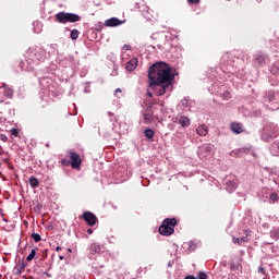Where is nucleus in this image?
I'll return each instance as SVG.
<instances>
[{"label":"nucleus","mask_w":279,"mask_h":279,"mask_svg":"<svg viewBox=\"0 0 279 279\" xmlns=\"http://www.w3.org/2000/svg\"><path fill=\"white\" fill-rule=\"evenodd\" d=\"M149 88L155 90L157 97H162L165 93H171L173 90V80L175 74L165 62L154 63L148 69Z\"/></svg>","instance_id":"obj_1"},{"label":"nucleus","mask_w":279,"mask_h":279,"mask_svg":"<svg viewBox=\"0 0 279 279\" xmlns=\"http://www.w3.org/2000/svg\"><path fill=\"white\" fill-rule=\"evenodd\" d=\"M222 60H227L225 62V66H226V72L230 73L231 75H235V77H238L239 80H243V70L241 69V62H243V60L241 58H236L233 56H228L225 54L222 57Z\"/></svg>","instance_id":"obj_2"},{"label":"nucleus","mask_w":279,"mask_h":279,"mask_svg":"<svg viewBox=\"0 0 279 279\" xmlns=\"http://www.w3.org/2000/svg\"><path fill=\"white\" fill-rule=\"evenodd\" d=\"M47 60V51L44 48L35 47L26 51V62L29 66H38Z\"/></svg>","instance_id":"obj_3"},{"label":"nucleus","mask_w":279,"mask_h":279,"mask_svg":"<svg viewBox=\"0 0 279 279\" xmlns=\"http://www.w3.org/2000/svg\"><path fill=\"white\" fill-rule=\"evenodd\" d=\"M264 104L268 110H279V92L274 89L265 92Z\"/></svg>","instance_id":"obj_4"},{"label":"nucleus","mask_w":279,"mask_h":279,"mask_svg":"<svg viewBox=\"0 0 279 279\" xmlns=\"http://www.w3.org/2000/svg\"><path fill=\"white\" fill-rule=\"evenodd\" d=\"M279 135V129H278V124L274 123V122H269L267 123L263 130H262V141H264L265 143H269L271 138H278Z\"/></svg>","instance_id":"obj_5"},{"label":"nucleus","mask_w":279,"mask_h":279,"mask_svg":"<svg viewBox=\"0 0 279 279\" xmlns=\"http://www.w3.org/2000/svg\"><path fill=\"white\" fill-rule=\"evenodd\" d=\"M175 226H178V220L175 218L163 219L161 226L159 227V234L162 236H171L175 232Z\"/></svg>","instance_id":"obj_6"},{"label":"nucleus","mask_w":279,"mask_h":279,"mask_svg":"<svg viewBox=\"0 0 279 279\" xmlns=\"http://www.w3.org/2000/svg\"><path fill=\"white\" fill-rule=\"evenodd\" d=\"M56 20L58 23L65 25V23H77L82 21V16L75 13L59 12L56 14Z\"/></svg>","instance_id":"obj_7"},{"label":"nucleus","mask_w":279,"mask_h":279,"mask_svg":"<svg viewBox=\"0 0 279 279\" xmlns=\"http://www.w3.org/2000/svg\"><path fill=\"white\" fill-rule=\"evenodd\" d=\"M269 62V56L265 52L258 51L253 56V66L260 69V66H267Z\"/></svg>","instance_id":"obj_8"},{"label":"nucleus","mask_w":279,"mask_h":279,"mask_svg":"<svg viewBox=\"0 0 279 279\" xmlns=\"http://www.w3.org/2000/svg\"><path fill=\"white\" fill-rule=\"evenodd\" d=\"M70 162L72 169H80L82 167V157L75 151L70 153Z\"/></svg>","instance_id":"obj_9"},{"label":"nucleus","mask_w":279,"mask_h":279,"mask_svg":"<svg viewBox=\"0 0 279 279\" xmlns=\"http://www.w3.org/2000/svg\"><path fill=\"white\" fill-rule=\"evenodd\" d=\"M225 189L229 193H234V191H236V179L227 177L225 179Z\"/></svg>","instance_id":"obj_10"},{"label":"nucleus","mask_w":279,"mask_h":279,"mask_svg":"<svg viewBox=\"0 0 279 279\" xmlns=\"http://www.w3.org/2000/svg\"><path fill=\"white\" fill-rule=\"evenodd\" d=\"M83 219L86 221L87 226H95L98 221L97 216L90 211L83 213Z\"/></svg>","instance_id":"obj_11"},{"label":"nucleus","mask_w":279,"mask_h":279,"mask_svg":"<svg viewBox=\"0 0 279 279\" xmlns=\"http://www.w3.org/2000/svg\"><path fill=\"white\" fill-rule=\"evenodd\" d=\"M243 236L241 238H233V243H238V245H243V243H250V236H252L251 230H245Z\"/></svg>","instance_id":"obj_12"},{"label":"nucleus","mask_w":279,"mask_h":279,"mask_svg":"<svg viewBox=\"0 0 279 279\" xmlns=\"http://www.w3.org/2000/svg\"><path fill=\"white\" fill-rule=\"evenodd\" d=\"M124 21L120 20L119 17H111L105 21V27H119V25H123Z\"/></svg>","instance_id":"obj_13"},{"label":"nucleus","mask_w":279,"mask_h":279,"mask_svg":"<svg viewBox=\"0 0 279 279\" xmlns=\"http://www.w3.org/2000/svg\"><path fill=\"white\" fill-rule=\"evenodd\" d=\"M0 88H3V95L4 97H8V99L14 97V88L10 87V85L2 83Z\"/></svg>","instance_id":"obj_14"},{"label":"nucleus","mask_w":279,"mask_h":279,"mask_svg":"<svg viewBox=\"0 0 279 279\" xmlns=\"http://www.w3.org/2000/svg\"><path fill=\"white\" fill-rule=\"evenodd\" d=\"M181 106H183V108H186L191 112V110L195 108V100L191 99L190 97H184L181 100Z\"/></svg>","instance_id":"obj_15"},{"label":"nucleus","mask_w":279,"mask_h":279,"mask_svg":"<svg viewBox=\"0 0 279 279\" xmlns=\"http://www.w3.org/2000/svg\"><path fill=\"white\" fill-rule=\"evenodd\" d=\"M175 119V123H178L181 128H189L191 125V119L186 116H181Z\"/></svg>","instance_id":"obj_16"},{"label":"nucleus","mask_w":279,"mask_h":279,"mask_svg":"<svg viewBox=\"0 0 279 279\" xmlns=\"http://www.w3.org/2000/svg\"><path fill=\"white\" fill-rule=\"evenodd\" d=\"M230 130L233 132V134H243V123L232 122L230 124Z\"/></svg>","instance_id":"obj_17"},{"label":"nucleus","mask_w":279,"mask_h":279,"mask_svg":"<svg viewBox=\"0 0 279 279\" xmlns=\"http://www.w3.org/2000/svg\"><path fill=\"white\" fill-rule=\"evenodd\" d=\"M145 123H154L158 121V117L154 116L151 112H146L143 114Z\"/></svg>","instance_id":"obj_18"},{"label":"nucleus","mask_w":279,"mask_h":279,"mask_svg":"<svg viewBox=\"0 0 279 279\" xmlns=\"http://www.w3.org/2000/svg\"><path fill=\"white\" fill-rule=\"evenodd\" d=\"M25 267H27V264L24 262L19 263L14 268L15 276H21L25 271Z\"/></svg>","instance_id":"obj_19"},{"label":"nucleus","mask_w":279,"mask_h":279,"mask_svg":"<svg viewBox=\"0 0 279 279\" xmlns=\"http://www.w3.org/2000/svg\"><path fill=\"white\" fill-rule=\"evenodd\" d=\"M136 66H138V60L136 59H131L126 64H125V69L126 71H134L136 69Z\"/></svg>","instance_id":"obj_20"},{"label":"nucleus","mask_w":279,"mask_h":279,"mask_svg":"<svg viewBox=\"0 0 279 279\" xmlns=\"http://www.w3.org/2000/svg\"><path fill=\"white\" fill-rule=\"evenodd\" d=\"M270 154H271V156H278L279 157V140L275 141L270 145Z\"/></svg>","instance_id":"obj_21"},{"label":"nucleus","mask_w":279,"mask_h":279,"mask_svg":"<svg viewBox=\"0 0 279 279\" xmlns=\"http://www.w3.org/2000/svg\"><path fill=\"white\" fill-rule=\"evenodd\" d=\"M216 95H219V97L222 99V101H229V99H232V94L228 90L223 92H216Z\"/></svg>","instance_id":"obj_22"},{"label":"nucleus","mask_w":279,"mask_h":279,"mask_svg":"<svg viewBox=\"0 0 279 279\" xmlns=\"http://www.w3.org/2000/svg\"><path fill=\"white\" fill-rule=\"evenodd\" d=\"M196 132L198 136H206L208 134V126H206L205 124H199L196 128Z\"/></svg>","instance_id":"obj_23"},{"label":"nucleus","mask_w":279,"mask_h":279,"mask_svg":"<svg viewBox=\"0 0 279 279\" xmlns=\"http://www.w3.org/2000/svg\"><path fill=\"white\" fill-rule=\"evenodd\" d=\"M89 252L90 254H101V245L97 243H92L89 245Z\"/></svg>","instance_id":"obj_24"},{"label":"nucleus","mask_w":279,"mask_h":279,"mask_svg":"<svg viewBox=\"0 0 279 279\" xmlns=\"http://www.w3.org/2000/svg\"><path fill=\"white\" fill-rule=\"evenodd\" d=\"M73 62H75V58H73V56L71 54H68L62 61V65L65 64L64 66H73Z\"/></svg>","instance_id":"obj_25"},{"label":"nucleus","mask_w":279,"mask_h":279,"mask_svg":"<svg viewBox=\"0 0 279 279\" xmlns=\"http://www.w3.org/2000/svg\"><path fill=\"white\" fill-rule=\"evenodd\" d=\"M183 245L184 247H187L189 252H195V250H197V242L195 241H190L187 243H184Z\"/></svg>","instance_id":"obj_26"},{"label":"nucleus","mask_w":279,"mask_h":279,"mask_svg":"<svg viewBox=\"0 0 279 279\" xmlns=\"http://www.w3.org/2000/svg\"><path fill=\"white\" fill-rule=\"evenodd\" d=\"M28 183L33 189H38V186H40V181H38V178L36 177H31Z\"/></svg>","instance_id":"obj_27"},{"label":"nucleus","mask_w":279,"mask_h":279,"mask_svg":"<svg viewBox=\"0 0 279 279\" xmlns=\"http://www.w3.org/2000/svg\"><path fill=\"white\" fill-rule=\"evenodd\" d=\"M270 238L274 239V241H279V227H274L270 230Z\"/></svg>","instance_id":"obj_28"},{"label":"nucleus","mask_w":279,"mask_h":279,"mask_svg":"<svg viewBox=\"0 0 279 279\" xmlns=\"http://www.w3.org/2000/svg\"><path fill=\"white\" fill-rule=\"evenodd\" d=\"M33 32L40 34V32H43V24H40V22H33Z\"/></svg>","instance_id":"obj_29"},{"label":"nucleus","mask_w":279,"mask_h":279,"mask_svg":"<svg viewBox=\"0 0 279 279\" xmlns=\"http://www.w3.org/2000/svg\"><path fill=\"white\" fill-rule=\"evenodd\" d=\"M270 73L272 75H279V62H276L271 65Z\"/></svg>","instance_id":"obj_30"},{"label":"nucleus","mask_w":279,"mask_h":279,"mask_svg":"<svg viewBox=\"0 0 279 279\" xmlns=\"http://www.w3.org/2000/svg\"><path fill=\"white\" fill-rule=\"evenodd\" d=\"M36 258V248H33L26 257L27 263H32Z\"/></svg>","instance_id":"obj_31"},{"label":"nucleus","mask_w":279,"mask_h":279,"mask_svg":"<svg viewBox=\"0 0 279 279\" xmlns=\"http://www.w3.org/2000/svg\"><path fill=\"white\" fill-rule=\"evenodd\" d=\"M70 38L72 40H77V38H80V31L77 29H72L70 33Z\"/></svg>","instance_id":"obj_32"},{"label":"nucleus","mask_w":279,"mask_h":279,"mask_svg":"<svg viewBox=\"0 0 279 279\" xmlns=\"http://www.w3.org/2000/svg\"><path fill=\"white\" fill-rule=\"evenodd\" d=\"M144 135H145L146 138H154V130H151V129H146V130L144 131Z\"/></svg>","instance_id":"obj_33"},{"label":"nucleus","mask_w":279,"mask_h":279,"mask_svg":"<svg viewBox=\"0 0 279 279\" xmlns=\"http://www.w3.org/2000/svg\"><path fill=\"white\" fill-rule=\"evenodd\" d=\"M31 236L35 241V243H40V241L43 239L39 233H32Z\"/></svg>","instance_id":"obj_34"},{"label":"nucleus","mask_w":279,"mask_h":279,"mask_svg":"<svg viewBox=\"0 0 279 279\" xmlns=\"http://www.w3.org/2000/svg\"><path fill=\"white\" fill-rule=\"evenodd\" d=\"M269 197H270L271 202H274V203L278 202V199H279V195L276 192H271L269 194Z\"/></svg>","instance_id":"obj_35"},{"label":"nucleus","mask_w":279,"mask_h":279,"mask_svg":"<svg viewBox=\"0 0 279 279\" xmlns=\"http://www.w3.org/2000/svg\"><path fill=\"white\" fill-rule=\"evenodd\" d=\"M61 165H63V167H71V160L63 158L61 159Z\"/></svg>","instance_id":"obj_36"},{"label":"nucleus","mask_w":279,"mask_h":279,"mask_svg":"<svg viewBox=\"0 0 279 279\" xmlns=\"http://www.w3.org/2000/svg\"><path fill=\"white\" fill-rule=\"evenodd\" d=\"M196 279H208V275H206V272H204V271H201V272H198Z\"/></svg>","instance_id":"obj_37"},{"label":"nucleus","mask_w":279,"mask_h":279,"mask_svg":"<svg viewBox=\"0 0 279 279\" xmlns=\"http://www.w3.org/2000/svg\"><path fill=\"white\" fill-rule=\"evenodd\" d=\"M263 114V111L260 109H255L253 111V117H260Z\"/></svg>","instance_id":"obj_38"},{"label":"nucleus","mask_w":279,"mask_h":279,"mask_svg":"<svg viewBox=\"0 0 279 279\" xmlns=\"http://www.w3.org/2000/svg\"><path fill=\"white\" fill-rule=\"evenodd\" d=\"M11 134L12 136L19 137V129L16 128L11 129Z\"/></svg>","instance_id":"obj_39"},{"label":"nucleus","mask_w":279,"mask_h":279,"mask_svg":"<svg viewBox=\"0 0 279 279\" xmlns=\"http://www.w3.org/2000/svg\"><path fill=\"white\" fill-rule=\"evenodd\" d=\"M0 141H2L3 143H8V141H9L8 135L0 134Z\"/></svg>","instance_id":"obj_40"},{"label":"nucleus","mask_w":279,"mask_h":279,"mask_svg":"<svg viewBox=\"0 0 279 279\" xmlns=\"http://www.w3.org/2000/svg\"><path fill=\"white\" fill-rule=\"evenodd\" d=\"M201 0H187V3L190 5H197V3H199Z\"/></svg>","instance_id":"obj_41"},{"label":"nucleus","mask_w":279,"mask_h":279,"mask_svg":"<svg viewBox=\"0 0 279 279\" xmlns=\"http://www.w3.org/2000/svg\"><path fill=\"white\" fill-rule=\"evenodd\" d=\"M204 149H205V151H213V145L206 144V145L204 146Z\"/></svg>","instance_id":"obj_42"},{"label":"nucleus","mask_w":279,"mask_h":279,"mask_svg":"<svg viewBox=\"0 0 279 279\" xmlns=\"http://www.w3.org/2000/svg\"><path fill=\"white\" fill-rule=\"evenodd\" d=\"M123 49H124L125 51H130V49H132V46H130V45H124V46H123Z\"/></svg>","instance_id":"obj_43"},{"label":"nucleus","mask_w":279,"mask_h":279,"mask_svg":"<svg viewBox=\"0 0 279 279\" xmlns=\"http://www.w3.org/2000/svg\"><path fill=\"white\" fill-rule=\"evenodd\" d=\"M258 274H265V268L263 266L258 267Z\"/></svg>","instance_id":"obj_44"},{"label":"nucleus","mask_w":279,"mask_h":279,"mask_svg":"<svg viewBox=\"0 0 279 279\" xmlns=\"http://www.w3.org/2000/svg\"><path fill=\"white\" fill-rule=\"evenodd\" d=\"M84 93H90V87H88V86L85 87V88H84Z\"/></svg>","instance_id":"obj_45"},{"label":"nucleus","mask_w":279,"mask_h":279,"mask_svg":"<svg viewBox=\"0 0 279 279\" xmlns=\"http://www.w3.org/2000/svg\"><path fill=\"white\" fill-rule=\"evenodd\" d=\"M86 232H87V234H93V229L89 228L86 230Z\"/></svg>","instance_id":"obj_46"},{"label":"nucleus","mask_w":279,"mask_h":279,"mask_svg":"<svg viewBox=\"0 0 279 279\" xmlns=\"http://www.w3.org/2000/svg\"><path fill=\"white\" fill-rule=\"evenodd\" d=\"M59 260H64V255H59Z\"/></svg>","instance_id":"obj_47"},{"label":"nucleus","mask_w":279,"mask_h":279,"mask_svg":"<svg viewBox=\"0 0 279 279\" xmlns=\"http://www.w3.org/2000/svg\"><path fill=\"white\" fill-rule=\"evenodd\" d=\"M148 97H154V94L151 92L147 93Z\"/></svg>","instance_id":"obj_48"},{"label":"nucleus","mask_w":279,"mask_h":279,"mask_svg":"<svg viewBox=\"0 0 279 279\" xmlns=\"http://www.w3.org/2000/svg\"><path fill=\"white\" fill-rule=\"evenodd\" d=\"M61 250H62V247H60V246L56 247V252H60Z\"/></svg>","instance_id":"obj_49"},{"label":"nucleus","mask_w":279,"mask_h":279,"mask_svg":"<svg viewBox=\"0 0 279 279\" xmlns=\"http://www.w3.org/2000/svg\"><path fill=\"white\" fill-rule=\"evenodd\" d=\"M157 47H158L159 49H165V47H162V45H157Z\"/></svg>","instance_id":"obj_50"},{"label":"nucleus","mask_w":279,"mask_h":279,"mask_svg":"<svg viewBox=\"0 0 279 279\" xmlns=\"http://www.w3.org/2000/svg\"><path fill=\"white\" fill-rule=\"evenodd\" d=\"M107 114L109 116V117H113V114H112V112H107Z\"/></svg>","instance_id":"obj_51"},{"label":"nucleus","mask_w":279,"mask_h":279,"mask_svg":"<svg viewBox=\"0 0 279 279\" xmlns=\"http://www.w3.org/2000/svg\"><path fill=\"white\" fill-rule=\"evenodd\" d=\"M116 93H121V88H117V89H116Z\"/></svg>","instance_id":"obj_52"},{"label":"nucleus","mask_w":279,"mask_h":279,"mask_svg":"<svg viewBox=\"0 0 279 279\" xmlns=\"http://www.w3.org/2000/svg\"><path fill=\"white\" fill-rule=\"evenodd\" d=\"M45 275H46V276H48V278H50V277H51V275H49V272H45Z\"/></svg>","instance_id":"obj_53"},{"label":"nucleus","mask_w":279,"mask_h":279,"mask_svg":"<svg viewBox=\"0 0 279 279\" xmlns=\"http://www.w3.org/2000/svg\"><path fill=\"white\" fill-rule=\"evenodd\" d=\"M171 265H172L171 262H169V263H168V267H171Z\"/></svg>","instance_id":"obj_54"},{"label":"nucleus","mask_w":279,"mask_h":279,"mask_svg":"<svg viewBox=\"0 0 279 279\" xmlns=\"http://www.w3.org/2000/svg\"><path fill=\"white\" fill-rule=\"evenodd\" d=\"M68 252H70V253H71V252H73V250H71V248H68Z\"/></svg>","instance_id":"obj_55"},{"label":"nucleus","mask_w":279,"mask_h":279,"mask_svg":"<svg viewBox=\"0 0 279 279\" xmlns=\"http://www.w3.org/2000/svg\"><path fill=\"white\" fill-rule=\"evenodd\" d=\"M41 82H47V78H44Z\"/></svg>","instance_id":"obj_56"},{"label":"nucleus","mask_w":279,"mask_h":279,"mask_svg":"<svg viewBox=\"0 0 279 279\" xmlns=\"http://www.w3.org/2000/svg\"><path fill=\"white\" fill-rule=\"evenodd\" d=\"M110 121H114V118H110Z\"/></svg>","instance_id":"obj_57"},{"label":"nucleus","mask_w":279,"mask_h":279,"mask_svg":"<svg viewBox=\"0 0 279 279\" xmlns=\"http://www.w3.org/2000/svg\"><path fill=\"white\" fill-rule=\"evenodd\" d=\"M99 25L101 26L102 24H101V23H99Z\"/></svg>","instance_id":"obj_58"}]
</instances>
